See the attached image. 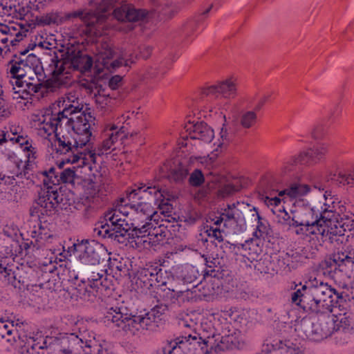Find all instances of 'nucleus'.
<instances>
[{
	"label": "nucleus",
	"mask_w": 354,
	"mask_h": 354,
	"mask_svg": "<svg viewBox=\"0 0 354 354\" xmlns=\"http://www.w3.org/2000/svg\"><path fill=\"white\" fill-rule=\"evenodd\" d=\"M160 216L151 202L129 200V194L120 198L114 207L105 214L106 223L94 228L95 235L110 239L118 243H124L134 237L133 233H141L151 223L158 224Z\"/></svg>",
	"instance_id": "nucleus-1"
},
{
	"label": "nucleus",
	"mask_w": 354,
	"mask_h": 354,
	"mask_svg": "<svg viewBox=\"0 0 354 354\" xmlns=\"http://www.w3.org/2000/svg\"><path fill=\"white\" fill-rule=\"evenodd\" d=\"M49 68L52 77L46 80L41 62L34 54H29L24 59H12L8 64L7 71L10 75L12 89L18 95L13 97L28 99V96L35 95L44 97L63 88L64 81L59 80L50 62Z\"/></svg>",
	"instance_id": "nucleus-2"
},
{
	"label": "nucleus",
	"mask_w": 354,
	"mask_h": 354,
	"mask_svg": "<svg viewBox=\"0 0 354 354\" xmlns=\"http://www.w3.org/2000/svg\"><path fill=\"white\" fill-rule=\"evenodd\" d=\"M291 302L305 312L319 315L333 313L346 301L327 283L314 277L304 284L294 282L291 285Z\"/></svg>",
	"instance_id": "nucleus-3"
},
{
	"label": "nucleus",
	"mask_w": 354,
	"mask_h": 354,
	"mask_svg": "<svg viewBox=\"0 0 354 354\" xmlns=\"http://www.w3.org/2000/svg\"><path fill=\"white\" fill-rule=\"evenodd\" d=\"M111 13L113 17L120 21H137L143 19L147 12L144 10L137 9L129 4H122L117 0H102L97 6L95 12L78 10L68 14V18H80L88 28L91 32L102 28V21Z\"/></svg>",
	"instance_id": "nucleus-4"
},
{
	"label": "nucleus",
	"mask_w": 354,
	"mask_h": 354,
	"mask_svg": "<svg viewBox=\"0 0 354 354\" xmlns=\"http://www.w3.org/2000/svg\"><path fill=\"white\" fill-rule=\"evenodd\" d=\"M201 332L193 331L188 335L168 339L162 342L156 354H209L216 351L214 328L202 324Z\"/></svg>",
	"instance_id": "nucleus-5"
},
{
	"label": "nucleus",
	"mask_w": 354,
	"mask_h": 354,
	"mask_svg": "<svg viewBox=\"0 0 354 354\" xmlns=\"http://www.w3.org/2000/svg\"><path fill=\"white\" fill-rule=\"evenodd\" d=\"M55 137L56 153L65 156L62 159V163L76 164L77 167L84 168L85 173L93 170L95 153L87 151L86 149H83L87 144L79 142V137H76L64 127L59 133H56Z\"/></svg>",
	"instance_id": "nucleus-6"
},
{
	"label": "nucleus",
	"mask_w": 354,
	"mask_h": 354,
	"mask_svg": "<svg viewBox=\"0 0 354 354\" xmlns=\"http://www.w3.org/2000/svg\"><path fill=\"white\" fill-rule=\"evenodd\" d=\"M93 62L87 54L82 53L74 46L53 50L51 55L50 66L54 68V73L58 75L59 80L64 81L63 88L71 84V73L74 71L86 72L89 71Z\"/></svg>",
	"instance_id": "nucleus-7"
},
{
	"label": "nucleus",
	"mask_w": 354,
	"mask_h": 354,
	"mask_svg": "<svg viewBox=\"0 0 354 354\" xmlns=\"http://www.w3.org/2000/svg\"><path fill=\"white\" fill-rule=\"evenodd\" d=\"M319 207L301 199L296 201L291 209L293 227L297 234L314 235L319 242L326 241V225L318 212Z\"/></svg>",
	"instance_id": "nucleus-8"
},
{
	"label": "nucleus",
	"mask_w": 354,
	"mask_h": 354,
	"mask_svg": "<svg viewBox=\"0 0 354 354\" xmlns=\"http://www.w3.org/2000/svg\"><path fill=\"white\" fill-rule=\"evenodd\" d=\"M40 175L43 178L44 188L39 192V196L32 207V214H36L40 218L41 216H52L57 211V207L65 208L64 204L62 205L63 195L58 193L57 187V177L59 171H57L51 167L48 171H42Z\"/></svg>",
	"instance_id": "nucleus-9"
},
{
	"label": "nucleus",
	"mask_w": 354,
	"mask_h": 354,
	"mask_svg": "<svg viewBox=\"0 0 354 354\" xmlns=\"http://www.w3.org/2000/svg\"><path fill=\"white\" fill-rule=\"evenodd\" d=\"M106 326L117 328L127 336H137L142 333L139 315H132L123 304L107 306L101 318Z\"/></svg>",
	"instance_id": "nucleus-10"
},
{
	"label": "nucleus",
	"mask_w": 354,
	"mask_h": 354,
	"mask_svg": "<svg viewBox=\"0 0 354 354\" xmlns=\"http://www.w3.org/2000/svg\"><path fill=\"white\" fill-rule=\"evenodd\" d=\"M68 281L75 289L78 296L84 299H88L95 292L106 290L110 288L111 281L108 280L106 272H92L86 277L72 267L66 268Z\"/></svg>",
	"instance_id": "nucleus-11"
},
{
	"label": "nucleus",
	"mask_w": 354,
	"mask_h": 354,
	"mask_svg": "<svg viewBox=\"0 0 354 354\" xmlns=\"http://www.w3.org/2000/svg\"><path fill=\"white\" fill-rule=\"evenodd\" d=\"M64 354H114L106 342L98 343L95 338L87 339L83 335L67 334L55 344Z\"/></svg>",
	"instance_id": "nucleus-12"
},
{
	"label": "nucleus",
	"mask_w": 354,
	"mask_h": 354,
	"mask_svg": "<svg viewBox=\"0 0 354 354\" xmlns=\"http://www.w3.org/2000/svg\"><path fill=\"white\" fill-rule=\"evenodd\" d=\"M214 273V270L205 271L203 279L192 288L179 290L168 288L167 296L171 299V303L178 300L188 301L196 298L208 300L216 293V289L218 288V279L215 277Z\"/></svg>",
	"instance_id": "nucleus-13"
},
{
	"label": "nucleus",
	"mask_w": 354,
	"mask_h": 354,
	"mask_svg": "<svg viewBox=\"0 0 354 354\" xmlns=\"http://www.w3.org/2000/svg\"><path fill=\"white\" fill-rule=\"evenodd\" d=\"M170 275L158 263H149L140 268L134 277L135 288L141 293L147 294L153 286H166Z\"/></svg>",
	"instance_id": "nucleus-14"
},
{
	"label": "nucleus",
	"mask_w": 354,
	"mask_h": 354,
	"mask_svg": "<svg viewBox=\"0 0 354 354\" xmlns=\"http://www.w3.org/2000/svg\"><path fill=\"white\" fill-rule=\"evenodd\" d=\"M240 206H243L239 203L227 205V207L222 209L219 216L212 218L214 225L223 226L228 230L229 233L241 234L247 229L245 215L250 214L249 206L243 207L244 210L241 209Z\"/></svg>",
	"instance_id": "nucleus-15"
},
{
	"label": "nucleus",
	"mask_w": 354,
	"mask_h": 354,
	"mask_svg": "<svg viewBox=\"0 0 354 354\" xmlns=\"http://www.w3.org/2000/svg\"><path fill=\"white\" fill-rule=\"evenodd\" d=\"M299 330L304 333L306 338L313 341H320L327 338L335 332V315L328 313L319 315L315 322L303 319Z\"/></svg>",
	"instance_id": "nucleus-16"
},
{
	"label": "nucleus",
	"mask_w": 354,
	"mask_h": 354,
	"mask_svg": "<svg viewBox=\"0 0 354 354\" xmlns=\"http://www.w3.org/2000/svg\"><path fill=\"white\" fill-rule=\"evenodd\" d=\"M151 227H146L141 233H133L135 243L140 249L156 251L167 242L169 231L163 224L151 223Z\"/></svg>",
	"instance_id": "nucleus-17"
},
{
	"label": "nucleus",
	"mask_w": 354,
	"mask_h": 354,
	"mask_svg": "<svg viewBox=\"0 0 354 354\" xmlns=\"http://www.w3.org/2000/svg\"><path fill=\"white\" fill-rule=\"evenodd\" d=\"M74 254L76 259L84 265H99L109 257L107 250L102 245L95 241H82L73 245Z\"/></svg>",
	"instance_id": "nucleus-18"
},
{
	"label": "nucleus",
	"mask_w": 354,
	"mask_h": 354,
	"mask_svg": "<svg viewBox=\"0 0 354 354\" xmlns=\"http://www.w3.org/2000/svg\"><path fill=\"white\" fill-rule=\"evenodd\" d=\"M133 62L132 59H126L122 54L118 53L112 45L106 41L98 47L95 59V67L99 72L104 69L112 72L122 64L129 66Z\"/></svg>",
	"instance_id": "nucleus-19"
},
{
	"label": "nucleus",
	"mask_w": 354,
	"mask_h": 354,
	"mask_svg": "<svg viewBox=\"0 0 354 354\" xmlns=\"http://www.w3.org/2000/svg\"><path fill=\"white\" fill-rule=\"evenodd\" d=\"M91 118V113H86V111L69 117L62 116L63 126L76 137H79L80 139L79 142L88 145L92 135L90 129Z\"/></svg>",
	"instance_id": "nucleus-20"
},
{
	"label": "nucleus",
	"mask_w": 354,
	"mask_h": 354,
	"mask_svg": "<svg viewBox=\"0 0 354 354\" xmlns=\"http://www.w3.org/2000/svg\"><path fill=\"white\" fill-rule=\"evenodd\" d=\"M8 178L16 180L15 183H25L26 185L36 183L35 176L32 171V165L26 163L16 156L10 157L7 164Z\"/></svg>",
	"instance_id": "nucleus-21"
},
{
	"label": "nucleus",
	"mask_w": 354,
	"mask_h": 354,
	"mask_svg": "<svg viewBox=\"0 0 354 354\" xmlns=\"http://www.w3.org/2000/svg\"><path fill=\"white\" fill-rule=\"evenodd\" d=\"M228 333L221 335L216 333L214 329L215 339L218 342L217 352L233 348H243L246 344L245 335L240 328H233L228 330Z\"/></svg>",
	"instance_id": "nucleus-22"
},
{
	"label": "nucleus",
	"mask_w": 354,
	"mask_h": 354,
	"mask_svg": "<svg viewBox=\"0 0 354 354\" xmlns=\"http://www.w3.org/2000/svg\"><path fill=\"white\" fill-rule=\"evenodd\" d=\"M125 138V134L122 129H118L115 125H113L109 129H106L104 133V138L97 151L89 150L96 155L101 156L104 153H108L111 150H115L119 145H122V140ZM93 170L97 171L95 163L93 165Z\"/></svg>",
	"instance_id": "nucleus-23"
},
{
	"label": "nucleus",
	"mask_w": 354,
	"mask_h": 354,
	"mask_svg": "<svg viewBox=\"0 0 354 354\" xmlns=\"http://www.w3.org/2000/svg\"><path fill=\"white\" fill-rule=\"evenodd\" d=\"M37 134L44 138H48L53 133H59L63 126L62 117L58 113L51 115H41L36 122Z\"/></svg>",
	"instance_id": "nucleus-24"
},
{
	"label": "nucleus",
	"mask_w": 354,
	"mask_h": 354,
	"mask_svg": "<svg viewBox=\"0 0 354 354\" xmlns=\"http://www.w3.org/2000/svg\"><path fill=\"white\" fill-rule=\"evenodd\" d=\"M129 200L138 199V201L147 198L149 200V197L153 199L154 203L164 198L166 196L165 189H162L159 185L153 183L141 184L136 188L132 189L127 192Z\"/></svg>",
	"instance_id": "nucleus-25"
},
{
	"label": "nucleus",
	"mask_w": 354,
	"mask_h": 354,
	"mask_svg": "<svg viewBox=\"0 0 354 354\" xmlns=\"http://www.w3.org/2000/svg\"><path fill=\"white\" fill-rule=\"evenodd\" d=\"M57 105L59 108H62V111L57 113L62 117L75 115L84 111L82 100L75 93H69L65 95L58 100Z\"/></svg>",
	"instance_id": "nucleus-26"
},
{
	"label": "nucleus",
	"mask_w": 354,
	"mask_h": 354,
	"mask_svg": "<svg viewBox=\"0 0 354 354\" xmlns=\"http://www.w3.org/2000/svg\"><path fill=\"white\" fill-rule=\"evenodd\" d=\"M206 96L218 97L221 95L225 98H233L236 94V80L230 78L216 84L204 88L202 91Z\"/></svg>",
	"instance_id": "nucleus-27"
},
{
	"label": "nucleus",
	"mask_w": 354,
	"mask_h": 354,
	"mask_svg": "<svg viewBox=\"0 0 354 354\" xmlns=\"http://www.w3.org/2000/svg\"><path fill=\"white\" fill-rule=\"evenodd\" d=\"M335 317V336L336 342L339 344H344L348 342V333L354 326V319L350 314L344 313Z\"/></svg>",
	"instance_id": "nucleus-28"
},
{
	"label": "nucleus",
	"mask_w": 354,
	"mask_h": 354,
	"mask_svg": "<svg viewBox=\"0 0 354 354\" xmlns=\"http://www.w3.org/2000/svg\"><path fill=\"white\" fill-rule=\"evenodd\" d=\"M324 201H319L315 205L319 207V216H322L323 221H325L326 225L330 223L333 219L337 218L339 214L336 212V207L337 206V198H335L330 192H325L323 194Z\"/></svg>",
	"instance_id": "nucleus-29"
},
{
	"label": "nucleus",
	"mask_w": 354,
	"mask_h": 354,
	"mask_svg": "<svg viewBox=\"0 0 354 354\" xmlns=\"http://www.w3.org/2000/svg\"><path fill=\"white\" fill-rule=\"evenodd\" d=\"M354 230V215H344L343 217L338 219H333L330 223L326 225V241L331 239V235H343L345 231H351Z\"/></svg>",
	"instance_id": "nucleus-30"
},
{
	"label": "nucleus",
	"mask_w": 354,
	"mask_h": 354,
	"mask_svg": "<svg viewBox=\"0 0 354 354\" xmlns=\"http://www.w3.org/2000/svg\"><path fill=\"white\" fill-rule=\"evenodd\" d=\"M265 350L273 352L272 354H304L299 346L290 340L283 342L279 338L266 339Z\"/></svg>",
	"instance_id": "nucleus-31"
},
{
	"label": "nucleus",
	"mask_w": 354,
	"mask_h": 354,
	"mask_svg": "<svg viewBox=\"0 0 354 354\" xmlns=\"http://www.w3.org/2000/svg\"><path fill=\"white\" fill-rule=\"evenodd\" d=\"M262 199L264 200L266 204L268 206H273L272 211L278 218V222L283 224L293 227L292 214H289L283 206L280 205L281 199L277 196L270 197L263 195Z\"/></svg>",
	"instance_id": "nucleus-32"
},
{
	"label": "nucleus",
	"mask_w": 354,
	"mask_h": 354,
	"mask_svg": "<svg viewBox=\"0 0 354 354\" xmlns=\"http://www.w3.org/2000/svg\"><path fill=\"white\" fill-rule=\"evenodd\" d=\"M10 259L3 258L0 260V279L5 283L11 285L15 288H21V281L20 277L17 278V274L13 270L14 265L9 261Z\"/></svg>",
	"instance_id": "nucleus-33"
},
{
	"label": "nucleus",
	"mask_w": 354,
	"mask_h": 354,
	"mask_svg": "<svg viewBox=\"0 0 354 354\" xmlns=\"http://www.w3.org/2000/svg\"><path fill=\"white\" fill-rule=\"evenodd\" d=\"M185 129L189 132L192 139H198L204 142H210L214 136L213 129L203 122L196 124L189 123L185 126Z\"/></svg>",
	"instance_id": "nucleus-34"
},
{
	"label": "nucleus",
	"mask_w": 354,
	"mask_h": 354,
	"mask_svg": "<svg viewBox=\"0 0 354 354\" xmlns=\"http://www.w3.org/2000/svg\"><path fill=\"white\" fill-rule=\"evenodd\" d=\"M28 233L35 240L37 249L48 243H50L53 239V234L48 227L47 223L46 222L42 223L41 221L37 225H34Z\"/></svg>",
	"instance_id": "nucleus-35"
},
{
	"label": "nucleus",
	"mask_w": 354,
	"mask_h": 354,
	"mask_svg": "<svg viewBox=\"0 0 354 354\" xmlns=\"http://www.w3.org/2000/svg\"><path fill=\"white\" fill-rule=\"evenodd\" d=\"M17 330L14 328L13 324H6L3 321H0V345L5 350L10 351L17 342Z\"/></svg>",
	"instance_id": "nucleus-36"
},
{
	"label": "nucleus",
	"mask_w": 354,
	"mask_h": 354,
	"mask_svg": "<svg viewBox=\"0 0 354 354\" xmlns=\"http://www.w3.org/2000/svg\"><path fill=\"white\" fill-rule=\"evenodd\" d=\"M250 216H251L252 223L257 222V229L254 232V235L257 239H265L270 236L271 228L267 220L263 218L256 207H252L250 210Z\"/></svg>",
	"instance_id": "nucleus-37"
},
{
	"label": "nucleus",
	"mask_w": 354,
	"mask_h": 354,
	"mask_svg": "<svg viewBox=\"0 0 354 354\" xmlns=\"http://www.w3.org/2000/svg\"><path fill=\"white\" fill-rule=\"evenodd\" d=\"M326 147L322 144L304 151L297 158V162L301 165H310L319 161L326 152Z\"/></svg>",
	"instance_id": "nucleus-38"
},
{
	"label": "nucleus",
	"mask_w": 354,
	"mask_h": 354,
	"mask_svg": "<svg viewBox=\"0 0 354 354\" xmlns=\"http://www.w3.org/2000/svg\"><path fill=\"white\" fill-rule=\"evenodd\" d=\"M7 133L9 135L10 142L12 144H18L19 145L27 143V139L29 138L23 127L19 124L10 122L4 126Z\"/></svg>",
	"instance_id": "nucleus-39"
},
{
	"label": "nucleus",
	"mask_w": 354,
	"mask_h": 354,
	"mask_svg": "<svg viewBox=\"0 0 354 354\" xmlns=\"http://www.w3.org/2000/svg\"><path fill=\"white\" fill-rule=\"evenodd\" d=\"M244 254L243 256H248V259L254 261L259 258L263 252L261 241L259 239H250L241 245Z\"/></svg>",
	"instance_id": "nucleus-40"
},
{
	"label": "nucleus",
	"mask_w": 354,
	"mask_h": 354,
	"mask_svg": "<svg viewBox=\"0 0 354 354\" xmlns=\"http://www.w3.org/2000/svg\"><path fill=\"white\" fill-rule=\"evenodd\" d=\"M226 315L229 317V322L234 324L233 328L243 329L245 332V328L252 326V322L248 319V311L234 310L227 313Z\"/></svg>",
	"instance_id": "nucleus-41"
},
{
	"label": "nucleus",
	"mask_w": 354,
	"mask_h": 354,
	"mask_svg": "<svg viewBox=\"0 0 354 354\" xmlns=\"http://www.w3.org/2000/svg\"><path fill=\"white\" fill-rule=\"evenodd\" d=\"M109 192V187L107 184L102 180L91 183L87 189V198L93 199V203H98L102 200Z\"/></svg>",
	"instance_id": "nucleus-42"
},
{
	"label": "nucleus",
	"mask_w": 354,
	"mask_h": 354,
	"mask_svg": "<svg viewBox=\"0 0 354 354\" xmlns=\"http://www.w3.org/2000/svg\"><path fill=\"white\" fill-rule=\"evenodd\" d=\"M72 165H73L72 167H68L63 170L59 171V178H58L57 180V183H59V182H62V183H66V184H72V185L74 184L75 179L77 176V174L75 173V169L81 168L82 169H83V171L82 172L85 174H87V175H89L90 173L93 174V172L94 171V170H93L92 171H87V172L85 173L86 170L84 169V168H83L82 167H77L76 164H72Z\"/></svg>",
	"instance_id": "nucleus-43"
},
{
	"label": "nucleus",
	"mask_w": 354,
	"mask_h": 354,
	"mask_svg": "<svg viewBox=\"0 0 354 354\" xmlns=\"http://www.w3.org/2000/svg\"><path fill=\"white\" fill-rule=\"evenodd\" d=\"M310 188L304 184H293L289 188L279 192V196L287 195L290 198H296L308 193Z\"/></svg>",
	"instance_id": "nucleus-44"
},
{
	"label": "nucleus",
	"mask_w": 354,
	"mask_h": 354,
	"mask_svg": "<svg viewBox=\"0 0 354 354\" xmlns=\"http://www.w3.org/2000/svg\"><path fill=\"white\" fill-rule=\"evenodd\" d=\"M254 261V267L261 273H269L274 270L271 262V257L267 254H263Z\"/></svg>",
	"instance_id": "nucleus-45"
},
{
	"label": "nucleus",
	"mask_w": 354,
	"mask_h": 354,
	"mask_svg": "<svg viewBox=\"0 0 354 354\" xmlns=\"http://www.w3.org/2000/svg\"><path fill=\"white\" fill-rule=\"evenodd\" d=\"M152 317L153 316L149 315V312L139 315L142 330L156 331L159 328L160 323Z\"/></svg>",
	"instance_id": "nucleus-46"
},
{
	"label": "nucleus",
	"mask_w": 354,
	"mask_h": 354,
	"mask_svg": "<svg viewBox=\"0 0 354 354\" xmlns=\"http://www.w3.org/2000/svg\"><path fill=\"white\" fill-rule=\"evenodd\" d=\"M330 179L340 185H354V171L352 173L346 174L339 170L331 176Z\"/></svg>",
	"instance_id": "nucleus-47"
},
{
	"label": "nucleus",
	"mask_w": 354,
	"mask_h": 354,
	"mask_svg": "<svg viewBox=\"0 0 354 354\" xmlns=\"http://www.w3.org/2000/svg\"><path fill=\"white\" fill-rule=\"evenodd\" d=\"M21 147L23 149L24 151L26 152V163H30L32 165V171H33L34 167V160L37 158V149L32 146V140L27 139V143H24L23 145H20Z\"/></svg>",
	"instance_id": "nucleus-48"
},
{
	"label": "nucleus",
	"mask_w": 354,
	"mask_h": 354,
	"mask_svg": "<svg viewBox=\"0 0 354 354\" xmlns=\"http://www.w3.org/2000/svg\"><path fill=\"white\" fill-rule=\"evenodd\" d=\"M333 263L336 265V267L338 268L339 271H342V267L343 266H347L350 263L353 264L354 257H349L347 254L344 252L342 253H336L330 257Z\"/></svg>",
	"instance_id": "nucleus-49"
},
{
	"label": "nucleus",
	"mask_w": 354,
	"mask_h": 354,
	"mask_svg": "<svg viewBox=\"0 0 354 354\" xmlns=\"http://www.w3.org/2000/svg\"><path fill=\"white\" fill-rule=\"evenodd\" d=\"M198 276L199 272L196 267L187 266L182 272L181 279L183 283H192L197 279Z\"/></svg>",
	"instance_id": "nucleus-50"
},
{
	"label": "nucleus",
	"mask_w": 354,
	"mask_h": 354,
	"mask_svg": "<svg viewBox=\"0 0 354 354\" xmlns=\"http://www.w3.org/2000/svg\"><path fill=\"white\" fill-rule=\"evenodd\" d=\"M155 205L158 207L156 211L159 216L161 214L165 218L171 215L172 206L169 203L168 200L165 199V197L161 198L160 200L155 203Z\"/></svg>",
	"instance_id": "nucleus-51"
},
{
	"label": "nucleus",
	"mask_w": 354,
	"mask_h": 354,
	"mask_svg": "<svg viewBox=\"0 0 354 354\" xmlns=\"http://www.w3.org/2000/svg\"><path fill=\"white\" fill-rule=\"evenodd\" d=\"M241 186L238 184L226 183L222 185L218 190V195L221 198L228 197L239 191Z\"/></svg>",
	"instance_id": "nucleus-52"
},
{
	"label": "nucleus",
	"mask_w": 354,
	"mask_h": 354,
	"mask_svg": "<svg viewBox=\"0 0 354 354\" xmlns=\"http://www.w3.org/2000/svg\"><path fill=\"white\" fill-rule=\"evenodd\" d=\"M168 310V306L165 304H160L152 308L149 312L153 319H156L160 324H162L164 315Z\"/></svg>",
	"instance_id": "nucleus-53"
},
{
	"label": "nucleus",
	"mask_w": 354,
	"mask_h": 354,
	"mask_svg": "<svg viewBox=\"0 0 354 354\" xmlns=\"http://www.w3.org/2000/svg\"><path fill=\"white\" fill-rule=\"evenodd\" d=\"M320 268L323 270V274L328 275L330 278L335 277V274L338 268L333 263L332 259L330 258L326 259L320 263Z\"/></svg>",
	"instance_id": "nucleus-54"
},
{
	"label": "nucleus",
	"mask_w": 354,
	"mask_h": 354,
	"mask_svg": "<svg viewBox=\"0 0 354 354\" xmlns=\"http://www.w3.org/2000/svg\"><path fill=\"white\" fill-rule=\"evenodd\" d=\"M15 8V2L12 0H0V15L1 16H10L12 17Z\"/></svg>",
	"instance_id": "nucleus-55"
},
{
	"label": "nucleus",
	"mask_w": 354,
	"mask_h": 354,
	"mask_svg": "<svg viewBox=\"0 0 354 354\" xmlns=\"http://www.w3.org/2000/svg\"><path fill=\"white\" fill-rule=\"evenodd\" d=\"M257 121V114L254 111H248L242 113L240 122L243 128H250Z\"/></svg>",
	"instance_id": "nucleus-56"
},
{
	"label": "nucleus",
	"mask_w": 354,
	"mask_h": 354,
	"mask_svg": "<svg viewBox=\"0 0 354 354\" xmlns=\"http://www.w3.org/2000/svg\"><path fill=\"white\" fill-rule=\"evenodd\" d=\"M187 170L185 167L179 165L172 169L169 175V178L176 183L182 182L187 176Z\"/></svg>",
	"instance_id": "nucleus-57"
},
{
	"label": "nucleus",
	"mask_w": 354,
	"mask_h": 354,
	"mask_svg": "<svg viewBox=\"0 0 354 354\" xmlns=\"http://www.w3.org/2000/svg\"><path fill=\"white\" fill-rule=\"evenodd\" d=\"M27 292L29 299L36 303H39L37 300L44 295V290L41 284L28 286Z\"/></svg>",
	"instance_id": "nucleus-58"
},
{
	"label": "nucleus",
	"mask_w": 354,
	"mask_h": 354,
	"mask_svg": "<svg viewBox=\"0 0 354 354\" xmlns=\"http://www.w3.org/2000/svg\"><path fill=\"white\" fill-rule=\"evenodd\" d=\"M205 182V177L200 169H194L190 174L189 178V183L192 187H200Z\"/></svg>",
	"instance_id": "nucleus-59"
},
{
	"label": "nucleus",
	"mask_w": 354,
	"mask_h": 354,
	"mask_svg": "<svg viewBox=\"0 0 354 354\" xmlns=\"http://www.w3.org/2000/svg\"><path fill=\"white\" fill-rule=\"evenodd\" d=\"M218 226H207L205 233L209 237H212L218 242H222L223 241V231Z\"/></svg>",
	"instance_id": "nucleus-60"
},
{
	"label": "nucleus",
	"mask_w": 354,
	"mask_h": 354,
	"mask_svg": "<svg viewBox=\"0 0 354 354\" xmlns=\"http://www.w3.org/2000/svg\"><path fill=\"white\" fill-rule=\"evenodd\" d=\"M220 136L221 141L218 144V147H223L226 146L233 138V133L232 131H229L225 127H223L221 132Z\"/></svg>",
	"instance_id": "nucleus-61"
},
{
	"label": "nucleus",
	"mask_w": 354,
	"mask_h": 354,
	"mask_svg": "<svg viewBox=\"0 0 354 354\" xmlns=\"http://www.w3.org/2000/svg\"><path fill=\"white\" fill-rule=\"evenodd\" d=\"M242 243H232L229 241H225L223 243V245H222L223 248L224 250H227V252L234 253L235 254H237L238 253H241L243 250L241 247V245Z\"/></svg>",
	"instance_id": "nucleus-62"
},
{
	"label": "nucleus",
	"mask_w": 354,
	"mask_h": 354,
	"mask_svg": "<svg viewBox=\"0 0 354 354\" xmlns=\"http://www.w3.org/2000/svg\"><path fill=\"white\" fill-rule=\"evenodd\" d=\"M15 8L16 10L14 13L15 15H12L13 18L23 19L29 12V9L28 7L21 6L19 4H15Z\"/></svg>",
	"instance_id": "nucleus-63"
},
{
	"label": "nucleus",
	"mask_w": 354,
	"mask_h": 354,
	"mask_svg": "<svg viewBox=\"0 0 354 354\" xmlns=\"http://www.w3.org/2000/svg\"><path fill=\"white\" fill-rule=\"evenodd\" d=\"M18 232L19 229L15 226L6 225L3 229V234L11 239H15L17 236Z\"/></svg>",
	"instance_id": "nucleus-64"
}]
</instances>
